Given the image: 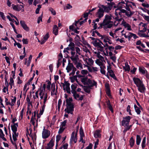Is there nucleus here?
I'll use <instances>...</instances> for the list:
<instances>
[{
	"label": "nucleus",
	"mask_w": 149,
	"mask_h": 149,
	"mask_svg": "<svg viewBox=\"0 0 149 149\" xmlns=\"http://www.w3.org/2000/svg\"><path fill=\"white\" fill-rule=\"evenodd\" d=\"M35 120L36 118L33 117H32L31 120V123L33 124V125L34 126V128L35 129L36 127H37L38 123L37 122L36 123V125H35ZM36 122H37V120H36Z\"/></svg>",
	"instance_id": "obj_36"
},
{
	"label": "nucleus",
	"mask_w": 149,
	"mask_h": 149,
	"mask_svg": "<svg viewBox=\"0 0 149 149\" xmlns=\"http://www.w3.org/2000/svg\"><path fill=\"white\" fill-rule=\"evenodd\" d=\"M135 141L132 137L130 140V146L132 147L134 145Z\"/></svg>",
	"instance_id": "obj_45"
},
{
	"label": "nucleus",
	"mask_w": 149,
	"mask_h": 149,
	"mask_svg": "<svg viewBox=\"0 0 149 149\" xmlns=\"http://www.w3.org/2000/svg\"><path fill=\"white\" fill-rule=\"evenodd\" d=\"M94 137L96 138H99L101 137L100 131V130L96 131L94 134Z\"/></svg>",
	"instance_id": "obj_32"
},
{
	"label": "nucleus",
	"mask_w": 149,
	"mask_h": 149,
	"mask_svg": "<svg viewBox=\"0 0 149 149\" xmlns=\"http://www.w3.org/2000/svg\"><path fill=\"white\" fill-rule=\"evenodd\" d=\"M12 6L13 9L15 11H19L20 10H21L22 11H24V6L23 5H14V4H12Z\"/></svg>",
	"instance_id": "obj_18"
},
{
	"label": "nucleus",
	"mask_w": 149,
	"mask_h": 149,
	"mask_svg": "<svg viewBox=\"0 0 149 149\" xmlns=\"http://www.w3.org/2000/svg\"><path fill=\"white\" fill-rule=\"evenodd\" d=\"M97 7L99 9L96 14V15L99 18L103 16L104 12L108 13L111 9V8L110 6L100 3L98 4Z\"/></svg>",
	"instance_id": "obj_1"
},
{
	"label": "nucleus",
	"mask_w": 149,
	"mask_h": 149,
	"mask_svg": "<svg viewBox=\"0 0 149 149\" xmlns=\"http://www.w3.org/2000/svg\"><path fill=\"white\" fill-rule=\"evenodd\" d=\"M77 133H75L74 131L72 132L70 140V144H72L73 142H74V143H76L77 142Z\"/></svg>",
	"instance_id": "obj_14"
},
{
	"label": "nucleus",
	"mask_w": 149,
	"mask_h": 149,
	"mask_svg": "<svg viewBox=\"0 0 149 149\" xmlns=\"http://www.w3.org/2000/svg\"><path fill=\"white\" fill-rule=\"evenodd\" d=\"M121 24L124 26L125 28L127 29L128 31H131L132 29L131 26L124 20H123L121 22Z\"/></svg>",
	"instance_id": "obj_20"
},
{
	"label": "nucleus",
	"mask_w": 149,
	"mask_h": 149,
	"mask_svg": "<svg viewBox=\"0 0 149 149\" xmlns=\"http://www.w3.org/2000/svg\"><path fill=\"white\" fill-rule=\"evenodd\" d=\"M51 92L52 95H56L55 90V85L54 84H52L51 86Z\"/></svg>",
	"instance_id": "obj_34"
},
{
	"label": "nucleus",
	"mask_w": 149,
	"mask_h": 149,
	"mask_svg": "<svg viewBox=\"0 0 149 149\" xmlns=\"http://www.w3.org/2000/svg\"><path fill=\"white\" fill-rule=\"evenodd\" d=\"M91 88V87H89L88 86H85L84 88V90L85 92L88 93H89L91 92L90 89Z\"/></svg>",
	"instance_id": "obj_41"
},
{
	"label": "nucleus",
	"mask_w": 149,
	"mask_h": 149,
	"mask_svg": "<svg viewBox=\"0 0 149 149\" xmlns=\"http://www.w3.org/2000/svg\"><path fill=\"white\" fill-rule=\"evenodd\" d=\"M27 58H25L24 59V64L25 65H26L27 66H29L31 62L29 61H28L27 62Z\"/></svg>",
	"instance_id": "obj_63"
},
{
	"label": "nucleus",
	"mask_w": 149,
	"mask_h": 149,
	"mask_svg": "<svg viewBox=\"0 0 149 149\" xmlns=\"http://www.w3.org/2000/svg\"><path fill=\"white\" fill-rule=\"evenodd\" d=\"M147 28V24L141 22L139 24V30L140 32H146Z\"/></svg>",
	"instance_id": "obj_11"
},
{
	"label": "nucleus",
	"mask_w": 149,
	"mask_h": 149,
	"mask_svg": "<svg viewBox=\"0 0 149 149\" xmlns=\"http://www.w3.org/2000/svg\"><path fill=\"white\" fill-rule=\"evenodd\" d=\"M66 70L68 72H69L72 70V71L69 74L70 76H73L75 73V72L77 70V69L74 67L72 63L69 62L68 65L66 68Z\"/></svg>",
	"instance_id": "obj_7"
},
{
	"label": "nucleus",
	"mask_w": 149,
	"mask_h": 149,
	"mask_svg": "<svg viewBox=\"0 0 149 149\" xmlns=\"http://www.w3.org/2000/svg\"><path fill=\"white\" fill-rule=\"evenodd\" d=\"M104 62H105L104 57L103 60H102V61L100 59L98 58V59H97L95 61V63H96L100 66H100H103V63Z\"/></svg>",
	"instance_id": "obj_25"
},
{
	"label": "nucleus",
	"mask_w": 149,
	"mask_h": 149,
	"mask_svg": "<svg viewBox=\"0 0 149 149\" xmlns=\"http://www.w3.org/2000/svg\"><path fill=\"white\" fill-rule=\"evenodd\" d=\"M62 103V100L61 99H60L59 100L58 103L57 104V107L58 110H59L60 109V106L61 104Z\"/></svg>",
	"instance_id": "obj_58"
},
{
	"label": "nucleus",
	"mask_w": 149,
	"mask_h": 149,
	"mask_svg": "<svg viewBox=\"0 0 149 149\" xmlns=\"http://www.w3.org/2000/svg\"><path fill=\"white\" fill-rule=\"evenodd\" d=\"M67 121L66 120H64L63 122H61V127H64L66 125Z\"/></svg>",
	"instance_id": "obj_62"
},
{
	"label": "nucleus",
	"mask_w": 149,
	"mask_h": 149,
	"mask_svg": "<svg viewBox=\"0 0 149 149\" xmlns=\"http://www.w3.org/2000/svg\"><path fill=\"white\" fill-rule=\"evenodd\" d=\"M46 87V85L45 84H44L43 86L42 87H40V88L38 89L40 90V93L41 91L43 93H46L45 92V89Z\"/></svg>",
	"instance_id": "obj_39"
},
{
	"label": "nucleus",
	"mask_w": 149,
	"mask_h": 149,
	"mask_svg": "<svg viewBox=\"0 0 149 149\" xmlns=\"http://www.w3.org/2000/svg\"><path fill=\"white\" fill-rule=\"evenodd\" d=\"M53 32L55 35H57L58 34V28L57 25H54L53 28Z\"/></svg>",
	"instance_id": "obj_28"
},
{
	"label": "nucleus",
	"mask_w": 149,
	"mask_h": 149,
	"mask_svg": "<svg viewBox=\"0 0 149 149\" xmlns=\"http://www.w3.org/2000/svg\"><path fill=\"white\" fill-rule=\"evenodd\" d=\"M111 15H106L103 23L100 24V26L105 29L110 28L113 26L112 23L111 21Z\"/></svg>",
	"instance_id": "obj_2"
},
{
	"label": "nucleus",
	"mask_w": 149,
	"mask_h": 149,
	"mask_svg": "<svg viewBox=\"0 0 149 149\" xmlns=\"http://www.w3.org/2000/svg\"><path fill=\"white\" fill-rule=\"evenodd\" d=\"M72 93L73 94V96L74 98L75 99L77 100L79 97V95L76 92H75L74 93Z\"/></svg>",
	"instance_id": "obj_56"
},
{
	"label": "nucleus",
	"mask_w": 149,
	"mask_h": 149,
	"mask_svg": "<svg viewBox=\"0 0 149 149\" xmlns=\"http://www.w3.org/2000/svg\"><path fill=\"white\" fill-rule=\"evenodd\" d=\"M42 134V138L43 139H46L47 138L50 136V132L49 131L45 129V127H44Z\"/></svg>",
	"instance_id": "obj_19"
},
{
	"label": "nucleus",
	"mask_w": 149,
	"mask_h": 149,
	"mask_svg": "<svg viewBox=\"0 0 149 149\" xmlns=\"http://www.w3.org/2000/svg\"><path fill=\"white\" fill-rule=\"evenodd\" d=\"M60 85L63 87V90H65L67 93H70V84L68 81H65L64 83H61Z\"/></svg>",
	"instance_id": "obj_10"
},
{
	"label": "nucleus",
	"mask_w": 149,
	"mask_h": 149,
	"mask_svg": "<svg viewBox=\"0 0 149 149\" xmlns=\"http://www.w3.org/2000/svg\"><path fill=\"white\" fill-rule=\"evenodd\" d=\"M16 98L15 97H13V99H11V104L12 106H13L15 104L16 102Z\"/></svg>",
	"instance_id": "obj_54"
},
{
	"label": "nucleus",
	"mask_w": 149,
	"mask_h": 149,
	"mask_svg": "<svg viewBox=\"0 0 149 149\" xmlns=\"http://www.w3.org/2000/svg\"><path fill=\"white\" fill-rule=\"evenodd\" d=\"M144 19L145 20L149 23V16H147L144 15L143 16Z\"/></svg>",
	"instance_id": "obj_64"
},
{
	"label": "nucleus",
	"mask_w": 149,
	"mask_h": 149,
	"mask_svg": "<svg viewBox=\"0 0 149 149\" xmlns=\"http://www.w3.org/2000/svg\"><path fill=\"white\" fill-rule=\"evenodd\" d=\"M40 99V104L42 103V100H43V104H45L47 101L48 100V95L47 93H43L41 92L39 93Z\"/></svg>",
	"instance_id": "obj_9"
},
{
	"label": "nucleus",
	"mask_w": 149,
	"mask_h": 149,
	"mask_svg": "<svg viewBox=\"0 0 149 149\" xmlns=\"http://www.w3.org/2000/svg\"><path fill=\"white\" fill-rule=\"evenodd\" d=\"M68 144L65 143L61 146L59 149H68Z\"/></svg>",
	"instance_id": "obj_55"
},
{
	"label": "nucleus",
	"mask_w": 149,
	"mask_h": 149,
	"mask_svg": "<svg viewBox=\"0 0 149 149\" xmlns=\"http://www.w3.org/2000/svg\"><path fill=\"white\" fill-rule=\"evenodd\" d=\"M107 106L109 109L110 110V111L112 112H113V109L111 105L110 104L109 101L107 102Z\"/></svg>",
	"instance_id": "obj_46"
},
{
	"label": "nucleus",
	"mask_w": 149,
	"mask_h": 149,
	"mask_svg": "<svg viewBox=\"0 0 149 149\" xmlns=\"http://www.w3.org/2000/svg\"><path fill=\"white\" fill-rule=\"evenodd\" d=\"M134 108L135 109L136 112L138 114H140L141 113V110L140 108L138 107L136 104H135L134 105Z\"/></svg>",
	"instance_id": "obj_37"
},
{
	"label": "nucleus",
	"mask_w": 149,
	"mask_h": 149,
	"mask_svg": "<svg viewBox=\"0 0 149 149\" xmlns=\"http://www.w3.org/2000/svg\"><path fill=\"white\" fill-rule=\"evenodd\" d=\"M101 39L103 40L104 42L106 43L108 41L109 39V38L108 36L106 35H104L102 36L100 38Z\"/></svg>",
	"instance_id": "obj_35"
},
{
	"label": "nucleus",
	"mask_w": 149,
	"mask_h": 149,
	"mask_svg": "<svg viewBox=\"0 0 149 149\" xmlns=\"http://www.w3.org/2000/svg\"><path fill=\"white\" fill-rule=\"evenodd\" d=\"M125 66L123 68L126 71H129L130 70L129 65L127 63H125Z\"/></svg>",
	"instance_id": "obj_48"
},
{
	"label": "nucleus",
	"mask_w": 149,
	"mask_h": 149,
	"mask_svg": "<svg viewBox=\"0 0 149 149\" xmlns=\"http://www.w3.org/2000/svg\"><path fill=\"white\" fill-rule=\"evenodd\" d=\"M54 143L52 139L51 140L49 143L47 144V146L48 147L52 148L54 146Z\"/></svg>",
	"instance_id": "obj_47"
},
{
	"label": "nucleus",
	"mask_w": 149,
	"mask_h": 149,
	"mask_svg": "<svg viewBox=\"0 0 149 149\" xmlns=\"http://www.w3.org/2000/svg\"><path fill=\"white\" fill-rule=\"evenodd\" d=\"M122 13H125L128 17H130L134 13V12L131 11H126L125 10L120 8H118L115 9V14L116 15L121 17Z\"/></svg>",
	"instance_id": "obj_5"
},
{
	"label": "nucleus",
	"mask_w": 149,
	"mask_h": 149,
	"mask_svg": "<svg viewBox=\"0 0 149 149\" xmlns=\"http://www.w3.org/2000/svg\"><path fill=\"white\" fill-rule=\"evenodd\" d=\"M69 46L70 47V49L72 51H74V44L73 42H71L70 43L69 45Z\"/></svg>",
	"instance_id": "obj_42"
},
{
	"label": "nucleus",
	"mask_w": 149,
	"mask_h": 149,
	"mask_svg": "<svg viewBox=\"0 0 149 149\" xmlns=\"http://www.w3.org/2000/svg\"><path fill=\"white\" fill-rule=\"evenodd\" d=\"M84 67L86 68L87 67L88 68V69L89 70V71L90 72H93V67L92 68L89 67L88 65H84Z\"/></svg>",
	"instance_id": "obj_60"
},
{
	"label": "nucleus",
	"mask_w": 149,
	"mask_h": 149,
	"mask_svg": "<svg viewBox=\"0 0 149 149\" xmlns=\"http://www.w3.org/2000/svg\"><path fill=\"white\" fill-rule=\"evenodd\" d=\"M124 31V30H122V28L120 27L117 28L114 31L115 33H116V34H119L120 33H121L122 35V34H123V33Z\"/></svg>",
	"instance_id": "obj_29"
},
{
	"label": "nucleus",
	"mask_w": 149,
	"mask_h": 149,
	"mask_svg": "<svg viewBox=\"0 0 149 149\" xmlns=\"http://www.w3.org/2000/svg\"><path fill=\"white\" fill-rule=\"evenodd\" d=\"M139 91L141 93H144L146 90V88L143 83L137 86Z\"/></svg>",
	"instance_id": "obj_23"
},
{
	"label": "nucleus",
	"mask_w": 149,
	"mask_h": 149,
	"mask_svg": "<svg viewBox=\"0 0 149 149\" xmlns=\"http://www.w3.org/2000/svg\"><path fill=\"white\" fill-rule=\"evenodd\" d=\"M122 35L124 36L125 38H127L129 40H130L132 37H133L134 39H136L138 38V37L135 34L130 32L122 34Z\"/></svg>",
	"instance_id": "obj_16"
},
{
	"label": "nucleus",
	"mask_w": 149,
	"mask_h": 149,
	"mask_svg": "<svg viewBox=\"0 0 149 149\" xmlns=\"http://www.w3.org/2000/svg\"><path fill=\"white\" fill-rule=\"evenodd\" d=\"M148 32L147 33V34L146 35L145 34H142L140 36L141 37H149V29H148Z\"/></svg>",
	"instance_id": "obj_61"
},
{
	"label": "nucleus",
	"mask_w": 149,
	"mask_h": 149,
	"mask_svg": "<svg viewBox=\"0 0 149 149\" xmlns=\"http://www.w3.org/2000/svg\"><path fill=\"white\" fill-rule=\"evenodd\" d=\"M79 134L80 136H84L83 130L81 127L79 129Z\"/></svg>",
	"instance_id": "obj_52"
},
{
	"label": "nucleus",
	"mask_w": 149,
	"mask_h": 149,
	"mask_svg": "<svg viewBox=\"0 0 149 149\" xmlns=\"http://www.w3.org/2000/svg\"><path fill=\"white\" fill-rule=\"evenodd\" d=\"M146 137H144L143 138L142 143H141V146L142 148L143 149H144L146 146Z\"/></svg>",
	"instance_id": "obj_33"
},
{
	"label": "nucleus",
	"mask_w": 149,
	"mask_h": 149,
	"mask_svg": "<svg viewBox=\"0 0 149 149\" xmlns=\"http://www.w3.org/2000/svg\"><path fill=\"white\" fill-rule=\"evenodd\" d=\"M100 68H101L100 70V72L102 74H105V71L104 69V68H105V67L104 66H100Z\"/></svg>",
	"instance_id": "obj_51"
},
{
	"label": "nucleus",
	"mask_w": 149,
	"mask_h": 149,
	"mask_svg": "<svg viewBox=\"0 0 149 149\" xmlns=\"http://www.w3.org/2000/svg\"><path fill=\"white\" fill-rule=\"evenodd\" d=\"M75 51L77 54H78L79 55H81V50L78 47H75Z\"/></svg>",
	"instance_id": "obj_57"
},
{
	"label": "nucleus",
	"mask_w": 149,
	"mask_h": 149,
	"mask_svg": "<svg viewBox=\"0 0 149 149\" xmlns=\"http://www.w3.org/2000/svg\"><path fill=\"white\" fill-rule=\"evenodd\" d=\"M133 80L137 86L143 84V82L139 78L133 77Z\"/></svg>",
	"instance_id": "obj_22"
},
{
	"label": "nucleus",
	"mask_w": 149,
	"mask_h": 149,
	"mask_svg": "<svg viewBox=\"0 0 149 149\" xmlns=\"http://www.w3.org/2000/svg\"><path fill=\"white\" fill-rule=\"evenodd\" d=\"M131 118V117L129 116L124 118L123 120L122 121V125L124 126H128Z\"/></svg>",
	"instance_id": "obj_15"
},
{
	"label": "nucleus",
	"mask_w": 149,
	"mask_h": 149,
	"mask_svg": "<svg viewBox=\"0 0 149 149\" xmlns=\"http://www.w3.org/2000/svg\"><path fill=\"white\" fill-rule=\"evenodd\" d=\"M82 56L84 61L87 64V65L91 66L93 64L94 61L91 58H89V56Z\"/></svg>",
	"instance_id": "obj_12"
},
{
	"label": "nucleus",
	"mask_w": 149,
	"mask_h": 149,
	"mask_svg": "<svg viewBox=\"0 0 149 149\" xmlns=\"http://www.w3.org/2000/svg\"><path fill=\"white\" fill-rule=\"evenodd\" d=\"M49 10L51 12L52 14L54 15H56V11L52 8L50 7L49 8Z\"/></svg>",
	"instance_id": "obj_53"
},
{
	"label": "nucleus",
	"mask_w": 149,
	"mask_h": 149,
	"mask_svg": "<svg viewBox=\"0 0 149 149\" xmlns=\"http://www.w3.org/2000/svg\"><path fill=\"white\" fill-rule=\"evenodd\" d=\"M70 58L74 63L78 61L79 59L78 55L77 54H75L74 51H71Z\"/></svg>",
	"instance_id": "obj_13"
},
{
	"label": "nucleus",
	"mask_w": 149,
	"mask_h": 149,
	"mask_svg": "<svg viewBox=\"0 0 149 149\" xmlns=\"http://www.w3.org/2000/svg\"><path fill=\"white\" fill-rule=\"evenodd\" d=\"M74 64L75 65L76 67L77 68L79 69H83L82 64L81 63L77 61L76 63H75Z\"/></svg>",
	"instance_id": "obj_30"
},
{
	"label": "nucleus",
	"mask_w": 149,
	"mask_h": 149,
	"mask_svg": "<svg viewBox=\"0 0 149 149\" xmlns=\"http://www.w3.org/2000/svg\"><path fill=\"white\" fill-rule=\"evenodd\" d=\"M109 34L110 36L112 37L113 39L116 38L118 37V36L116 35V33H115L114 31V33H113L112 32H109Z\"/></svg>",
	"instance_id": "obj_40"
},
{
	"label": "nucleus",
	"mask_w": 149,
	"mask_h": 149,
	"mask_svg": "<svg viewBox=\"0 0 149 149\" xmlns=\"http://www.w3.org/2000/svg\"><path fill=\"white\" fill-rule=\"evenodd\" d=\"M93 44L94 46L99 48L97 49H99L100 51H103L104 44L100 40H94L93 42Z\"/></svg>",
	"instance_id": "obj_8"
},
{
	"label": "nucleus",
	"mask_w": 149,
	"mask_h": 149,
	"mask_svg": "<svg viewBox=\"0 0 149 149\" xmlns=\"http://www.w3.org/2000/svg\"><path fill=\"white\" fill-rule=\"evenodd\" d=\"M116 17L114 19L116 20L114 23V24L115 26H117L119 23V21H120L121 20V18H119V17H121L119 16L116 15Z\"/></svg>",
	"instance_id": "obj_27"
},
{
	"label": "nucleus",
	"mask_w": 149,
	"mask_h": 149,
	"mask_svg": "<svg viewBox=\"0 0 149 149\" xmlns=\"http://www.w3.org/2000/svg\"><path fill=\"white\" fill-rule=\"evenodd\" d=\"M141 140V138L140 136L137 135L136 137V143L137 145H140Z\"/></svg>",
	"instance_id": "obj_38"
},
{
	"label": "nucleus",
	"mask_w": 149,
	"mask_h": 149,
	"mask_svg": "<svg viewBox=\"0 0 149 149\" xmlns=\"http://www.w3.org/2000/svg\"><path fill=\"white\" fill-rule=\"evenodd\" d=\"M61 136L60 135H58L56 136V145H57L59 141L60 140L61 138Z\"/></svg>",
	"instance_id": "obj_59"
},
{
	"label": "nucleus",
	"mask_w": 149,
	"mask_h": 149,
	"mask_svg": "<svg viewBox=\"0 0 149 149\" xmlns=\"http://www.w3.org/2000/svg\"><path fill=\"white\" fill-rule=\"evenodd\" d=\"M65 101L66 108L65 109V111L68 113L72 114L74 111V104L72 102V98L69 97L67 100H65Z\"/></svg>",
	"instance_id": "obj_3"
},
{
	"label": "nucleus",
	"mask_w": 149,
	"mask_h": 149,
	"mask_svg": "<svg viewBox=\"0 0 149 149\" xmlns=\"http://www.w3.org/2000/svg\"><path fill=\"white\" fill-rule=\"evenodd\" d=\"M83 51L84 52V54L85 55V56H89L90 55V51L86 47H84L83 49Z\"/></svg>",
	"instance_id": "obj_26"
},
{
	"label": "nucleus",
	"mask_w": 149,
	"mask_h": 149,
	"mask_svg": "<svg viewBox=\"0 0 149 149\" xmlns=\"http://www.w3.org/2000/svg\"><path fill=\"white\" fill-rule=\"evenodd\" d=\"M108 72L109 73V75L113 79L116 78V76L114 74L112 70H110L108 71Z\"/></svg>",
	"instance_id": "obj_43"
},
{
	"label": "nucleus",
	"mask_w": 149,
	"mask_h": 149,
	"mask_svg": "<svg viewBox=\"0 0 149 149\" xmlns=\"http://www.w3.org/2000/svg\"><path fill=\"white\" fill-rule=\"evenodd\" d=\"M45 104H43V105L42 107L41 108L40 110V115H42L44 111L45 107Z\"/></svg>",
	"instance_id": "obj_44"
},
{
	"label": "nucleus",
	"mask_w": 149,
	"mask_h": 149,
	"mask_svg": "<svg viewBox=\"0 0 149 149\" xmlns=\"http://www.w3.org/2000/svg\"><path fill=\"white\" fill-rule=\"evenodd\" d=\"M18 127L17 123L11 125V129L13 133V137L14 141L17 140V137L18 136V133L16 132L17 131V127Z\"/></svg>",
	"instance_id": "obj_6"
},
{
	"label": "nucleus",
	"mask_w": 149,
	"mask_h": 149,
	"mask_svg": "<svg viewBox=\"0 0 149 149\" xmlns=\"http://www.w3.org/2000/svg\"><path fill=\"white\" fill-rule=\"evenodd\" d=\"M87 19L86 18L83 21L80 22L79 20H78L75 22V26H76L77 29H79L80 26L82 25L83 23L86 21Z\"/></svg>",
	"instance_id": "obj_21"
},
{
	"label": "nucleus",
	"mask_w": 149,
	"mask_h": 149,
	"mask_svg": "<svg viewBox=\"0 0 149 149\" xmlns=\"http://www.w3.org/2000/svg\"><path fill=\"white\" fill-rule=\"evenodd\" d=\"M20 23L22 27L26 31H28L29 30V28L27 26L24 21L21 20L20 21Z\"/></svg>",
	"instance_id": "obj_24"
},
{
	"label": "nucleus",
	"mask_w": 149,
	"mask_h": 149,
	"mask_svg": "<svg viewBox=\"0 0 149 149\" xmlns=\"http://www.w3.org/2000/svg\"><path fill=\"white\" fill-rule=\"evenodd\" d=\"M139 70L140 72H141L143 74H144L146 73V70L145 68H144L140 67L139 69Z\"/></svg>",
	"instance_id": "obj_50"
},
{
	"label": "nucleus",
	"mask_w": 149,
	"mask_h": 149,
	"mask_svg": "<svg viewBox=\"0 0 149 149\" xmlns=\"http://www.w3.org/2000/svg\"><path fill=\"white\" fill-rule=\"evenodd\" d=\"M77 85L76 84H74L71 86V92L72 93H74L75 92H76V90L77 88Z\"/></svg>",
	"instance_id": "obj_31"
},
{
	"label": "nucleus",
	"mask_w": 149,
	"mask_h": 149,
	"mask_svg": "<svg viewBox=\"0 0 149 149\" xmlns=\"http://www.w3.org/2000/svg\"><path fill=\"white\" fill-rule=\"evenodd\" d=\"M81 81L84 85H87L89 87L92 88L95 86L97 87V82L93 79H88L87 77H85L81 79Z\"/></svg>",
	"instance_id": "obj_4"
},
{
	"label": "nucleus",
	"mask_w": 149,
	"mask_h": 149,
	"mask_svg": "<svg viewBox=\"0 0 149 149\" xmlns=\"http://www.w3.org/2000/svg\"><path fill=\"white\" fill-rule=\"evenodd\" d=\"M101 51H100L99 49L93 50L94 56L97 57L102 61L103 60V57L100 54H101Z\"/></svg>",
	"instance_id": "obj_17"
},
{
	"label": "nucleus",
	"mask_w": 149,
	"mask_h": 149,
	"mask_svg": "<svg viewBox=\"0 0 149 149\" xmlns=\"http://www.w3.org/2000/svg\"><path fill=\"white\" fill-rule=\"evenodd\" d=\"M127 5H128L132 8H133L132 7V6H133L134 7V8L136 7V5L135 3L132 2H129L127 3Z\"/></svg>",
	"instance_id": "obj_49"
}]
</instances>
